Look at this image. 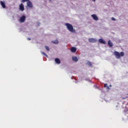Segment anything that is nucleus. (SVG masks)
I'll return each instance as SVG.
<instances>
[{"label": "nucleus", "instance_id": "f257e3e1", "mask_svg": "<svg viewBox=\"0 0 128 128\" xmlns=\"http://www.w3.org/2000/svg\"><path fill=\"white\" fill-rule=\"evenodd\" d=\"M65 26H66L67 29L69 32H74L76 30L74 29V26H72V25L70 23H66Z\"/></svg>", "mask_w": 128, "mask_h": 128}, {"label": "nucleus", "instance_id": "f03ea898", "mask_svg": "<svg viewBox=\"0 0 128 128\" xmlns=\"http://www.w3.org/2000/svg\"><path fill=\"white\" fill-rule=\"evenodd\" d=\"M114 54L116 56V58H120V56H124V52H121L120 54L118 51H114Z\"/></svg>", "mask_w": 128, "mask_h": 128}, {"label": "nucleus", "instance_id": "7ed1b4c3", "mask_svg": "<svg viewBox=\"0 0 128 128\" xmlns=\"http://www.w3.org/2000/svg\"><path fill=\"white\" fill-rule=\"evenodd\" d=\"M26 20V16H22L20 18V22H24Z\"/></svg>", "mask_w": 128, "mask_h": 128}, {"label": "nucleus", "instance_id": "20e7f679", "mask_svg": "<svg viewBox=\"0 0 128 128\" xmlns=\"http://www.w3.org/2000/svg\"><path fill=\"white\" fill-rule=\"evenodd\" d=\"M27 6L28 8H32L34 6H32V3L30 1H28L27 2Z\"/></svg>", "mask_w": 128, "mask_h": 128}, {"label": "nucleus", "instance_id": "39448f33", "mask_svg": "<svg viewBox=\"0 0 128 128\" xmlns=\"http://www.w3.org/2000/svg\"><path fill=\"white\" fill-rule=\"evenodd\" d=\"M92 17L93 18L94 20H98V16H96V14H92Z\"/></svg>", "mask_w": 128, "mask_h": 128}, {"label": "nucleus", "instance_id": "423d86ee", "mask_svg": "<svg viewBox=\"0 0 128 128\" xmlns=\"http://www.w3.org/2000/svg\"><path fill=\"white\" fill-rule=\"evenodd\" d=\"M20 10H22V12H24V4H20Z\"/></svg>", "mask_w": 128, "mask_h": 128}, {"label": "nucleus", "instance_id": "0eeeda50", "mask_svg": "<svg viewBox=\"0 0 128 128\" xmlns=\"http://www.w3.org/2000/svg\"><path fill=\"white\" fill-rule=\"evenodd\" d=\"M88 41L90 42H96V40L94 38H90L88 39Z\"/></svg>", "mask_w": 128, "mask_h": 128}, {"label": "nucleus", "instance_id": "6e6552de", "mask_svg": "<svg viewBox=\"0 0 128 128\" xmlns=\"http://www.w3.org/2000/svg\"><path fill=\"white\" fill-rule=\"evenodd\" d=\"M70 52H76V48L75 47H72L70 48Z\"/></svg>", "mask_w": 128, "mask_h": 128}, {"label": "nucleus", "instance_id": "1a4fd4ad", "mask_svg": "<svg viewBox=\"0 0 128 128\" xmlns=\"http://www.w3.org/2000/svg\"><path fill=\"white\" fill-rule=\"evenodd\" d=\"M98 42L100 44H106V41L104 40L102 38L98 40Z\"/></svg>", "mask_w": 128, "mask_h": 128}, {"label": "nucleus", "instance_id": "9d476101", "mask_svg": "<svg viewBox=\"0 0 128 128\" xmlns=\"http://www.w3.org/2000/svg\"><path fill=\"white\" fill-rule=\"evenodd\" d=\"M55 62L56 64H60V60L58 58H55Z\"/></svg>", "mask_w": 128, "mask_h": 128}, {"label": "nucleus", "instance_id": "9b49d317", "mask_svg": "<svg viewBox=\"0 0 128 128\" xmlns=\"http://www.w3.org/2000/svg\"><path fill=\"white\" fill-rule=\"evenodd\" d=\"M108 46L110 48H112L114 44H112V41L110 40H109L108 42Z\"/></svg>", "mask_w": 128, "mask_h": 128}, {"label": "nucleus", "instance_id": "f8f14e48", "mask_svg": "<svg viewBox=\"0 0 128 128\" xmlns=\"http://www.w3.org/2000/svg\"><path fill=\"white\" fill-rule=\"evenodd\" d=\"M0 4L3 8H6V4L2 1H0Z\"/></svg>", "mask_w": 128, "mask_h": 128}, {"label": "nucleus", "instance_id": "ddd939ff", "mask_svg": "<svg viewBox=\"0 0 128 128\" xmlns=\"http://www.w3.org/2000/svg\"><path fill=\"white\" fill-rule=\"evenodd\" d=\"M72 60H74V62H78V57L76 56H72Z\"/></svg>", "mask_w": 128, "mask_h": 128}, {"label": "nucleus", "instance_id": "4468645a", "mask_svg": "<svg viewBox=\"0 0 128 128\" xmlns=\"http://www.w3.org/2000/svg\"><path fill=\"white\" fill-rule=\"evenodd\" d=\"M104 88H106L107 90H110V86H108L107 84H104Z\"/></svg>", "mask_w": 128, "mask_h": 128}, {"label": "nucleus", "instance_id": "2eb2a0df", "mask_svg": "<svg viewBox=\"0 0 128 128\" xmlns=\"http://www.w3.org/2000/svg\"><path fill=\"white\" fill-rule=\"evenodd\" d=\"M52 42L53 44H58V40H55L54 41H52Z\"/></svg>", "mask_w": 128, "mask_h": 128}, {"label": "nucleus", "instance_id": "dca6fc26", "mask_svg": "<svg viewBox=\"0 0 128 128\" xmlns=\"http://www.w3.org/2000/svg\"><path fill=\"white\" fill-rule=\"evenodd\" d=\"M45 48L48 52L50 50V47H48V46H45Z\"/></svg>", "mask_w": 128, "mask_h": 128}, {"label": "nucleus", "instance_id": "f3484780", "mask_svg": "<svg viewBox=\"0 0 128 128\" xmlns=\"http://www.w3.org/2000/svg\"><path fill=\"white\" fill-rule=\"evenodd\" d=\"M41 53L43 56H48V55L46 54V53H44V52H41Z\"/></svg>", "mask_w": 128, "mask_h": 128}, {"label": "nucleus", "instance_id": "a211bd4d", "mask_svg": "<svg viewBox=\"0 0 128 128\" xmlns=\"http://www.w3.org/2000/svg\"><path fill=\"white\" fill-rule=\"evenodd\" d=\"M87 64H88V66H92V63L90 62H87Z\"/></svg>", "mask_w": 128, "mask_h": 128}, {"label": "nucleus", "instance_id": "6ab92c4d", "mask_svg": "<svg viewBox=\"0 0 128 128\" xmlns=\"http://www.w3.org/2000/svg\"><path fill=\"white\" fill-rule=\"evenodd\" d=\"M30 0H22V2H28Z\"/></svg>", "mask_w": 128, "mask_h": 128}, {"label": "nucleus", "instance_id": "aec40b11", "mask_svg": "<svg viewBox=\"0 0 128 128\" xmlns=\"http://www.w3.org/2000/svg\"><path fill=\"white\" fill-rule=\"evenodd\" d=\"M112 20H114V21L116 20V18H114V17L112 18Z\"/></svg>", "mask_w": 128, "mask_h": 128}, {"label": "nucleus", "instance_id": "412c9836", "mask_svg": "<svg viewBox=\"0 0 128 128\" xmlns=\"http://www.w3.org/2000/svg\"><path fill=\"white\" fill-rule=\"evenodd\" d=\"M126 98H128V96H126L124 98H122V100H126Z\"/></svg>", "mask_w": 128, "mask_h": 128}, {"label": "nucleus", "instance_id": "4be33fe9", "mask_svg": "<svg viewBox=\"0 0 128 128\" xmlns=\"http://www.w3.org/2000/svg\"><path fill=\"white\" fill-rule=\"evenodd\" d=\"M28 40H30V38H28Z\"/></svg>", "mask_w": 128, "mask_h": 128}, {"label": "nucleus", "instance_id": "5701e85b", "mask_svg": "<svg viewBox=\"0 0 128 128\" xmlns=\"http://www.w3.org/2000/svg\"><path fill=\"white\" fill-rule=\"evenodd\" d=\"M110 88H112V84H110Z\"/></svg>", "mask_w": 128, "mask_h": 128}, {"label": "nucleus", "instance_id": "b1692460", "mask_svg": "<svg viewBox=\"0 0 128 128\" xmlns=\"http://www.w3.org/2000/svg\"><path fill=\"white\" fill-rule=\"evenodd\" d=\"M96 0H93L94 2H96Z\"/></svg>", "mask_w": 128, "mask_h": 128}]
</instances>
